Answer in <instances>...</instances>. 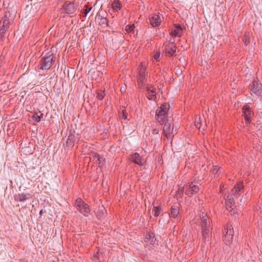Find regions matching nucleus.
<instances>
[{
  "label": "nucleus",
  "instance_id": "39",
  "mask_svg": "<svg viewBox=\"0 0 262 262\" xmlns=\"http://www.w3.org/2000/svg\"><path fill=\"white\" fill-rule=\"evenodd\" d=\"M161 211V207L160 205L157 206H154L152 212L154 213H160Z\"/></svg>",
  "mask_w": 262,
  "mask_h": 262
},
{
  "label": "nucleus",
  "instance_id": "10",
  "mask_svg": "<svg viewBox=\"0 0 262 262\" xmlns=\"http://www.w3.org/2000/svg\"><path fill=\"white\" fill-rule=\"evenodd\" d=\"M144 241L146 245L148 246H155L158 245V242L155 238L154 233L152 232H148L146 233Z\"/></svg>",
  "mask_w": 262,
  "mask_h": 262
},
{
  "label": "nucleus",
  "instance_id": "24",
  "mask_svg": "<svg viewBox=\"0 0 262 262\" xmlns=\"http://www.w3.org/2000/svg\"><path fill=\"white\" fill-rule=\"evenodd\" d=\"M77 209L80 213H89L90 211L89 205L84 202L83 205L79 206Z\"/></svg>",
  "mask_w": 262,
  "mask_h": 262
},
{
  "label": "nucleus",
  "instance_id": "41",
  "mask_svg": "<svg viewBox=\"0 0 262 262\" xmlns=\"http://www.w3.org/2000/svg\"><path fill=\"white\" fill-rule=\"evenodd\" d=\"M186 188H187V189H186V190L185 191V193L186 195H194L193 193L191 191V189L189 188V187H187Z\"/></svg>",
  "mask_w": 262,
  "mask_h": 262
},
{
  "label": "nucleus",
  "instance_id": "32",
  "mask_svg": "<svg viewBox=\"0 0 262 262\" xmlns=\"http://www.w3.org/2000/svg\"><path fill=\"white\" fill-rule=\"evenodd\" d=\"M210 234H211V230H210V231H202L203 238L205 242L209 241Z\"/></svg>",
  "mask_w": 262,
  "mask_h": 262
},
{
  "label": "nucleus",
  "instance_id": "2",
  "mask_svg": "<svg viewBox=\"0 0 262 262\" xmlns=\"http://www.w3.org/2000/svg\"><path fill=\"white\" fill-rule=\"evenodd\" d=\"M33 194L24 190L23 192L15 194L14 199L15 201L24 203L27 201L31 200L33 199Z\"/></svg>",
  "mask_w": 262,
  "mask_h": 262
},
{
  "label": "nucleus",
  "instance_id": "43",
  "mask_svg": "<svg viewBox=\"0 0 262 262\" xmlns=\"http://www.w3.org/2000/svg\"><path fill=\"white\" fill-rule=\"evenodd\" d=\"M159 129L158 128H154L152 130V134L153 135H157L159 134Z\"/></svg>",
  "mask_w": 262,
  "mask_h": 262
},
{
  "label": "nucleus",
  "instance_id": "44",
  "mask_svg": "<svg viewBox=\"0 0 262 262\" xmlns=\"http://www.w3.org/2000/svg\"><path fill=\"white\" fill-rule=\"evenodd\" d=\"M138 88L140 89H142L143 88V86L145 85V84H142L141 82H138Z\"/></svg>",
  "mask_w": 262,
  "mask_h": 262
},
{
  "label": "nucleus",
  "instance_id": "28",
  "mask_svg": "<svg viewBox=\"0 0 262 262\" xmlns=\"http://www.w3.org/2000/svg\"><path fill=\"white\" fill-rule=\"evenodd\" d=\"M243 41L246 46H248L249 44V43L250 42V36L249 32H245L243 37Z\"/></svg>",
  "mask_w": 262,
  "mask_h": 262
},
{
  "label": "nucleus",
  "instance_id": "18",
  "mask_svg": "<svg viewBox=\"0 0 262 262\" xmlns=\"http://www.w3.org/2000/svg\"><path fill=\"white\" fill-rule=\"evenodd\" d=\"M174 27L175 29L172 30L170 32V35L171 36L176 37L179 36L181 37L182 34L183 28L181 27V25L175 24H174Z\"/></svg>",
  "mask_w": 262,
  "mask_h": 262
},
{
  "label": "nucleus",
  "instance_id": "48",
  "mask_svg": "<svg viewBox=\"0 0 262 262\" xmlns=\"http://www.w3.org/2000/svg\"><path fill=\"white\" fill-rule=\"evenodd\" d=\"M174 124V127H176V129H177L179 128V125H176V124Z\"/></svg>",
  "mask_w": 262,
  "mask_h": 262
},
{
  "label": "nucleus",
  "instance_id": "36",
  "mask_svg": "<svg viewBox=\"0 0 262 262\" xmlns=\"http://www.w3.org/2000/svg\"><path fill=\"white\" fill-rule=\"evenodd\" d=\"M210 172L212 173V174L214 176V178H217L218 173L221 172V171H220V169L217 168L215 166H213V168L211 170Z\"/></svg>",
  "mask_w": 262,
  "mask_h": 262
},
{
  "label": "nucleus",
  "instance_id": "5",
  "mask_svg": "<svg viewBox=\"0 0 262 262\" xmlns=\"http://www.w3.org/2000/svg\"><path fill=\"white\" fill-rule=\"evenodd\" d=\"M242 110L243 116L244 117L246 124H250L251 122V118L254 115L252 108L250 106L246 105L242 107Z\"/></svg>",
  "mask_w": 262,
  "mask_h": 262
},
{
  "label": "nucleus",
  "instance_id": "1",
  "mask_svg": "<svg viewBox=\"0 0 262 262\" xmlns=\"http://www.w3.org/2000/svg\"><path fill=\"white\" fill-rule=\"evenodd\" d=\"M55 59V57L53 53L48 52L40 61V69L46 71L49 70L54 62Z\"/></svg>",
  "mask_w": 262,
  "mask_h": 262
},
{
  "label": "nucleus",
  "instance_id": "47",
  "mask_svg": "<svg viewBox=\"0 0 262 262\" xmlns=\"http://www.w3.org/2000/svg\"><path fill=\"white\" fill-rule=\"evenodd\" d=\"M98 254V253L97 252L96 253V254L94 256V260H95V261H97V260H99V258H98V257L97 255Z\"/></svg>",
  "mask_w": 262,
  "mask_h": 262
},
{
  "label": "nucleus",
  "instance_id": "7",
  "mask_svg": "<svg viewBox=\"0 0 262 262\" xmlns=\"http://www.w3.org/2000/svg\"><path fill=\"white\" fill-rule=\"evenodd\" d=\"M243 183V182L241 181L237 182L229 194H232V196L238 198V196L244 189V186Z\"/></svg>",
  "mask_w": 262,
  "mask_h": 262
},
{
  "label": "nucleus",
  "instance_id": "20",
  "mask_svg": "<svg viewBox=\"0 0 262 262\" xmlns=\"http://www.w3.org/2000/svg\"><path fill=\"white\" fill-rule=\"evenodd\" d=\"M129 160L135 164L139 166H142L143 163L141 161V157L137 152L133 153L130 155Z\"/></svg>",
  "mask_w": 262,
  "mask_h": 262
},
{
  "label": "nucleus",
  "instance_id": "6",
  "mask_svg": "<svg viewBox=\"0 0 262 262\" xmlns=\"http://www.w3.org/2000/svg\"><path fill=\"white\" fill-rule=\"evenodd\" d=\"M251 95L262 97V84L259 83L256 81H254L251 86Z\"/></svg>",
  "mask_w": 262,
  "mask_h": 262
},
{
  "label": "nucleus",
  "instance_id": "16",
  "mask_svg": "<svg viewBox=\"0 0 262 262\" xmlns=\"http://www.w3.org/2000/svg\"><path fill=\"white\" fill-rule=\"evenodd\" d=\"M164 125L163 128V133L164 134L165 136L168 139L171 136L173 128H174V124H173V127L171 128L170 123L167 121L165 122V123H163Z\"/></svg>",
  "mask_w": 262,
  "mask_h": 262
},
{
  "label": "nucleus",
  "instance_id": "17",
  "mask_svg": "<svg viewBox=\"0 0 262 262\" xmlns=\"http://www.w3.org/2000/svg\"><path fill=\"white\" fill-rule=\"evenodd\" d=\"M76 142L75 136L72 130H70L69 133V136L66 141V145L70 148H73Z\"/></svg>",
  "mask_w": 262,
  "mask_h": 262
},
{
  "label": "nucleus",
  "instance_id": "29",
  "mask_svg": "<svg viewBox=\"0 0 262 262\" xmlns=\"http://www.w3.org/2000/svg\"><path fill=\"white\" fill-rule=\"evenodd\" d=\"M96 93H97V98L100 100H102L104 98V96H105V90H97Z\"/></svg>",
  "mask_w": 262,
  "mask_h": 262
},
{
  "label": "nucleus",
  "instance_id": "14",
  "mask_svg": "<svg viewBox=\"0 0 262 262\" xmlns=\"http://www.w3.org/2000/svg\"><path fill=\"white\" fill-rule=\"evenodd\" d=\"M224 199H225L227 209L231 208V209L230 210V211H231L233 210L232 207L235 205V201L237 199V198L232 196V194H228L226 198H225V195L224 196Z\"/></svg>",
  "mask_w": 262,
  "mask_h": 262
},
{
  "label": "nucleus",
  "instance_id": "49",
  "mask_svg": "<svg viewBox=\"0 0 262 262\" xmlns=\"http://www.w3.org/2000/svg\"><path fill=\"white\" fill-rule=\"evenodd\" d=\"M224 187V185L223 184H221L220 185V189H222V188H223Z\"/></svg>",
  "mask_w": 262,
  "mask_h": 262
},
{
  "label": "nucleus",
  "instance_id": "54",
  "mask_svg": "<svg viewBox=\"0 0 262 262\" xmlns=\"http://www.w3.org/2000/svg\"><path fill=\"white\" fill-rule=\"evenodd\" d=\"M22 262H28L27 260H24Z\"/></svg>",
  "mask_w": 262,
  "mask_h": 262
},
{
  "label": "nucleus",
  "instance_id": "46",
  "mask_svg": "<svg viewBox=\"0 0 262 262\" xmlns=\"http://www.w3.org/2000/svg\"><path fill=\"white\" fill-rule=\"evenodd\" d=\"M261 121L260 120H258L256 122V127H258L259 125H260L261 124Z\"/></svg>",
  "mask_w": 262,
  "mask_h": 262
},
{
  "label": "nucleus",
  "instance_id": "45",
  "mask_svg": "<svg viewBox=\"0 0 262 262\" xmlns=\"http://www.w3.org/2000/svg\"><path fill=\"white\" fill-rule=\"evenodd\" d=\"M178 214H175V213H173V214H169V215L170 217H173L174 218H176L178 216Z\"/></svg>",
  "mask_w": 262,
  "mask_h": 262
},
{
  "label": "nucleus",
  "instance_id": "38",
  "mask_svg": "<svg viewBox=\"0 0 262 262\" xmlns=\"http://www.w3.org/2000/svg\"><path fill=\"white\" fill-rule=\"evenodd\" d=\"M84 201L80 198H78L76 200L75 205L77 208L80 206L83 205Z\"/></svg>",
  "mask_w": 262,
  "mask_h": 262
},
{
  "label": "nucleus",
  "instance_id": "27",
  "mask_svg": "<svg viewBox=\"0 0 262 262\" xmlns=\"http://www.w3.org/2000/svg\"><path fill=\"white\" fill-rule=\"evenodd\" d=\"M138 73H147L145 62H141L138 68Z\"/></svg>",
  "mask_w": 262,
  "mask_h": 262
},
{
  "label": "nucleus",
  "instance_id": "40",
  "mask_svg": "<svg viewBox=\"0 0 262 262\" xmlns=\"http://www.w3.org/2000/svg\"><path fill=\"white\" fill-rule=\"evenodd\" d=\"M160 52H156L154 55V58L156 61H160Z\"/></svg>",
  "mask_w": 262,
  "mask_h": 262
},
{
  "label": "nucleus",
  "instance_id": "21",
  "mask_svg": "<svg viewBox=\"0 0 262 262\" xmlns=\"http://www.w3.org/2000/svg\"><path fill=\"white\" fill-rule=\"evenodd\" d=\"M97 18L100 19L99 25L102 28H106L109 27L108 20L106 17L101 16L99 13H97L95 17V19Z\"/></svg>",
  "mask_w": 262,
  "mask_h": 262
},
{
  "label": "nucleus",
  "instance_id": "13",
  "mask_svg": "<svg viewBox=\"0 0 262 262\" xmlns=\"http://www.w3.org/2000/svg\"><path fill=\"white\" fill-rule=\"evenodd\" d=\"M16 16V12L14 10L7 9L4 13L2 19H6L7 21L12 23Z\"/></svg>",
  "mask_w": 262,
  "mask_h": 262
},
{
  "label": "nucleus",
  "instance_id": "51",
  "mask_svg": "<svg viewBox=\"0 0 262 262\" xmlns=\"http://www.w3.org/2000/svg\"><path fill=\"white\" fill-rule=\"evenodd\" d=\"M159 214H157V213H155V216H158L159 215Z\"/></svg>",
  "mask_w": 262,
  "mask_h": 262
},
{
  "label": "nucleus",
  "instance_id": "50",
  "mask_svg": "<svg viewBox=\"0 0 262 262\" xmlns=\"http://www.w3.org/2000/svg\"><path fill=\"white\" fill-rule=\"evenodd\" d=\"M39 213H43V210L42 209L40 210Z\"/></svg>",
  "mask_w": 262,
  "mask_h": 262
},
{
  "label": "nucleus",
  "instance_id": "53",
  "mask_svg": "<svg viewBox=\"0 0 262 262\" xmlns=\"http://www.w3.org/2000/svg\"><path fill=\"white\" fill-rule=\"evenodd\" d=\"M26 206H27V205H26V206H23V208L25 209V208H26Z\"/></svg>",
  "mask_w": 262,
  "mask_h": 262
},
{
  "label": "nucleus",
  "instance_id": "12",
  "mask_svg": "<svg viewBox=\"0 0 262 262\" xmlns=\"http://www.w3.org/2000/svg\"><path fill=\"white\" fill-rule=\"evenodd\" d=\"M76 4L74 2H66L63 6L64 10L66 13L69 14H73L76 11Z\"/></svg>",
  "mask_w": 262,
  "mask_h": 262
},
{
  "label": "nucleus",
  "instance_id": "26",
  "mask_svg": "<svg viewBox=\"0 0 262 262\" xmlns=\"http://www.w3.org/2000/svg\"><path fill=\"white\" fill-rule=\"evenodd\" d=\"M147 73H138L137 75V82H141L142 84H145L147 81L146 78Z\"/></svg>",
  "mask_w": 262,
  "mask_h": 262
},
{
  "label": "nucleus",
  "instance_id": "9",
  "mask_svg": "<svg viewBox=\"0 0 262 262\" xmlns=\"http://www.w3.org/2000/svg\"><path fill=\"white\" fill-rule=\"evenodd\" d=\"M169 108L170 105L169 104L163 103L156 110L155 116L159 117V116L168 115V112Z\"/></svg>",
  "mask_w": 262,
  "mask_h": 262
},
{
  "label": "nucleus",
  "instance_id": "30",
  "mask_svg": "<svg viewBox=\"0 0 262 262\" xmlns=\"http://www.w3.org/2000/svg\"><path fill=\"white\" fill-rule=\"evenodd\" d=\"M40 115H38L37 113H35L31 117L33 120L36 121V122H39L41 118H42L43 114L41 113L40 112H39Z\"/></svg>",
  "mask_w": 262,
  "mask_h": 262
},
{
  "label": "nucleus",
  "instance_id": "31",
  "mask_svg": "<svg viewBox=\"0 0 262 262\" xmlns=\"http://www.w3.org/2000/svg\"><path fill=\"white\" fill-rule=\"evenodd\" d=\"M85 8L83 9L82 11V17L85 18L88 15V14L92 10V7H90L88 5L84 6Z\"/></svg>",
  "mask_w": 262,
  "mask_h": 262
},
{
  "label": "nucleus",
  "instance_id": "4",
  "mask_svg": "<svg viewBox=\"0 0 262 262\" xmlns=\"http://www.w3.org/2000/svg\"><path fill=\"white\" fill-rule=\"evenodd\" d=\"M176 49L177 47L176 44L174 42L170 41L165 45L164 52L166 56L171 57L177 55Z\"/></svg>",
  "mask_w": 262,
  "mask_h": 262
},
{
  "label": "nucleus",
  "instance_id": "42",
  "mask_svg": "<svg viewBox=\"0 0 262 262\" xmlns=\"http://www.w3.org/2000/svg\"><path fill=\"white\" fill-rule=\"evenodd\" d=\"M178 207L175 206H172L171 207V212L170 213H180L179 210L178 209Z\"/></svg>",
  "mask_w": 262,
  "mask_h": 262
},
{
  "label": "nucleus",
  "instance_id": "37",
  "mask_svg": "<svg viewBox=\"0 0 262 262\" xmlns=\"http://www.w3.org/2000/svg\"><path fill=\"white\" fill-rule=\"evenodd\" d=\"M95 157L97 159V160L100 163L103 164L105 161V159L98 154H96Z\"/></svg>",
  "mask_w": 262,
  "mask_h": 262
},
{
  "label": "nucleus",
  "instance_id": "55",
  "mask_svg": "<svg viewBox=\"0 0 262 262\" xmlns=\"http://www.w3.org/2000/svg\"><path fill=\"white\" fill-rule=\"evenodd\" d=\"M53 262H57V261H53Z\"/></svg>",
  "mask_w": 262,
  "mask_h": 262
},
{
  "label": "nucleus",
  "instance_id": "22",
  "mask_svg": "<svg viewBox=\"0 0 262 262\" xmlns=\"http://www.w3.org/2000/svg\"><path fill=\"white\" fill-rule=\"evenodd\" d=\"M155 119L161 125H163V123H165V122L169 121L168 115L159 116V117L155 116Z\"/></svg>",
  "mask_w": 262,
  "mask_h": 262
},
{
  "label": "nucleus",
  "instance_id": "35",
  "mask_svg": "<svg viewBox=\"0 0 262 262\" xmlns=\"http://www.w3.org/2000/svg\"><path fill=\"white\" fill-rule=\"evenodd\" d=\"M119 116L120 118H122L125 120H126L127 119L126 111L125 110H122L121 112L119 113Z\"/></svg>",
  "mask_w": 262,
  "mask_h": 262
},
{
  "label": "nucleus",
  "instance_id": "8",
  "mask_svg": "<svg viewBox=\"0 0 262 262\" xmlns=\"http://www.w3.org/2000/svg\"><path fill=\"white\" fill-rule=\"evenodd\" d=\"M146 97L149 100L155 101L157 99L156 89L152 84L146 86Z\"/></svg>",
  "mask_w": 262,
  "mask_h": 262
},
{
  "label": "nucleus",
  "instance_id": "33",
  "mask_svg": "<svg viewBox=\"0 0 262 262\" xmlns=\"http://www.w3.org/2000/svg\"><path fill=\"white\" fill-rule=\"evenodd\" d=\"M184 188H179L178 190L177 191L176 195L177 197V199H179V198H182L184 194Z\"/></svg>",
  "mask_w": 262,
  "mask_h": 262
},
{
  "label": "nucleus",
  "instance_id": "15",
  "mask_svg": "<svg viewBox=\"0 0 262 262\" xmlns=\"http://www.w3.org/2000/svg\"><path fill=\"white\" fill-rule=\"evenodd\" d=\"M150 25L153 28H156L160 26L161 19L159 15L154 14L149 18Z\"/></svg>",
  "mask_w": 262,
  "mask_h": 262
},
{
  "label": "nucleus",
  "instance_id": "34",
  "mask_svg": "<svg viewBox=\"0 0 262 262\" xmlns=\"http://www.w3.org/2000/svg\"><path fill=\"white\" fill-rule=\"evenodd\" d=\"M135 28L134 24L128 25L126 26L125 30L127 33H131L134 31Z\"/></svg>",
  "mask_w": 262,
  "mask_h": 262
},
{
  "label": "nucleus",
  "instance_id": "52",
  "mask_svg": "<svg viewBox=\"0 0 262 262\" xmlns=\"http://www.w3.org/2000/svg\"><path fill=\"white\" fill-rule=\"evenodd\" d=\"M29 207H30V206H31V203H30L29 204Z\"/></svg>",
  "mask_w": 262,
  "mask_h": 262
},
{
  "label": "nucleus",
  "instance_id": "3",
  "mask_svg": "<svg viewBox=\"0 0 262 262\" xmlns=\"http://www.w3.org/2000/svg\"><path fill=\"white\" fill-rule=\"evenodd\" d=\"M224 235V241L225 242H230L232 241L233 237L234 231L231 225L229 224H227L223 230Z\"/></svg>",
  "mask_w": 262,
  "mask_h": 262
},
{
  "label": "nucleus",
  "instance_id": "19",
  "mask_svg": "<svg viewBox=\"0 0 262 262\" xmlns=\"http://www.w3.org/2000/svg\"><path fill=\"white\" fill-rule=\"evenodd\" d=\"M208 217L207 216V214H205V215L203 216L201 218V225H202V231H210L211 229L210 228V222L208 221Z\"/></svg>",
  "mask_w": 262,
  "mask_h": 262
},
{
  "label": "nucleus",
  "instance_id": "23",
  "mask_svg": "<svg viewBox=\"0 0 262 262\" xmlns=\"http://www.w3.org/2000/svg\"><path fill=\"white\" fill-rule=\"evenodd\" d=\"M189 187L191 189V191L194 194L197 193L199 190V187L196 185H193V182H188L186 185V187Z\"/></svg>",
  "mask_w": 262,
  "mask_h": 262
},
{
  "label": "nucleus",
  "instance_id": "11",
  "mask_svg": "<svg viewBox=\"0 0 262 262\" xmlns=\"http://www.w3.org/2000/svg\"><path fill=\"white\" fill-rule=\"evenodd\" d=\"M11 24L7 21L6 19H3L0 21V37L1 40L3 39L4 35L8 30Z\"/></svg>",
  "mask_w": 262,
  "mask_h": 262
},
{
  "label": "nucleus",
  "instance_id": "25",
  "mask_svg": "<svg viewBox=\"0 0 262 262\" xmlns=\"http://www.w3.org/2000/svg\"><path fill=\"white\" fill-rule=\"evenodd\" d=\"M112 7L116 12L119 11L121 8V3L119 0H115L112 4Z\"/></svg>",
  "mask_w": 262,
  "mask_h": 262
}]
</instances>
